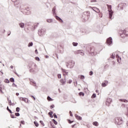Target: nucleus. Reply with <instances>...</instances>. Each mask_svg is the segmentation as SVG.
I'll list each match as a JSON object with an SVG mask.
<instances>
[{"mask_svg": "<svg viewBox=\"0 0 128 128\" xmlns=\"http://www.w3.org/2000/svg\"><path fill=\"white\" fill-rule=\"evenodd\" d=\"M78 78H80V80H84V76L80 75V76H78Z\"/></svg>", "mask_w": 128, "mask_h": 128, "instance_id": "23", "label": "nucleus"}, {"mask_svg": "<svg viewBox=\"0 0 128 128\" xmlns=\"http://www.w3.org/2000/svg\"><path fill=\"white\" fill-rule=\"evenodd\" d=\"M96 12H100V10L96 9Z\"/></svg>", "mask_w": 128, "mask_h": 128, "instance_id": "56", "label": "nucleus"}, {"mask_svg": "<svg viewBox=\"0 0 128 128\" xmlns=\"http://www.w3.org/2000/svg\"><path fill=\"white\" fill-rule=\"evenodd\" d=\"M76 118L78 120H82V117L78 116H76Z\"/></svg>", "mask_w": 128, "mask_h": 128, "instance_id": "19", "label": "nucleus"}, {"mask_svg": "<svg viewBox=\"0 0 128 128\" xmlns=\"http://www.w3.org/2000/svg\"><path fill=\"white\" fill-rule=\"evenodd\" d=\"M35 53L36 54H38V50H35Z\"/></svg>", "mask_w": 128, "mask_h": 128, "instance_id": "46", "label": "nucleus"}, {"mask_svg": "<svg viewBox=\"0 0 128 128\" xmlns=\"http://www.w3.org/2000/svg\"><path fill=\"white\" fill-rule=\"evenodd\" d=\"M58 78H62V74H58Z\"/></svg>", "mask_w": 128, "mask_h": 128, "instance_id": "36", "label": "nucleus"}, {"mask_svg": "<svg viewBox=\"0 0 128 128\" xmlns=\"http://www.w3.org/2000/svg\"><path fill=\"white\" fill-rule=\"evenodd\" d=\"M121 32H120L121 34H124L126 36H128V28H126L124 30H122Z\"/></svg>", "mask_w": 128, "mask_h": 128, "instance_id": "6", "label": "nucleus"}, {"mask_svg": "<svg viewBox=\"0 0 128 128\" xmlns=\"http://www.w3.org/2000/svg\"><path fill=\"white\" fill-rule=\"evenodd\" d=\"M112 102V99L110 98H108L106 101V104H110Z\"/></svg>", "mask_w": 128, "mask_h": 128, "instance_id": "12", "label": "nucleus"}, {"mask_svg": "<svg viewBox=\"0 0 128 128\" xmlns=\"http://www.w3.org/2000/svg\"><path fill=\"white\" fill-rule=\"evenodd\" d=\"M0 92H1V94H4V92H2V87L0 86Z\"/></svg>", "mask_w": 128, "mask_h": 128, "instance_id": "39", "label": "nucleus"}, {"mask_svg": "<svg viewBox=\"0 0 128 128\" xmlns=\"http://www.w3.org/2000/svg\"><path fill=\"white\" fill-rule=\"evenodd\" d=\"M127 126H128V122H126Z\"/></svg>", "mask_w": 128, "mask_h": 128, "instance_id": "62", "label": "nucleus"}, {"mask_svg": "<svg viewBox=\"0 0 128 128\" xmlns=\"http://www.w3.org/2000/svg\"><path fill=\"white\" fill-rule=\"evenodd\" d=\"M10 116L12 118H16V117L14 116V114H11Z\"/></svg>", "mask_w": 128, "mask_h": 128, "instance_id": "41", "label": "nucleus"}, {"mask_svg": "<svg viewBox=\"0 0 128 128\" xmlns=\"http://www.w3.org/2000/svg\"><path fill=\"white\" fill-rule=\"evenodd\" d=\"M47 100L49 102H52V98H50V97L49 96H48Z\"/></svg>", "mask_w": 128, "mask_h": 128, "instance_id": "21", "label": "nucleus"}, {"mask_svg": "<svg viewBox=\"0 0 128 128\" xmlns=\"http://www.w3.org/2000/svg\"><path fill=\"white\" fill-rule=\"evenodd\" d=\"M68 68H74V63H72V62H69L68 64H66Z\"/></svg>", "mask_w": 128, "mask_h": 128, "instance_id": "7", "label": "nucleus"}, {"mask_svg": "<svg viewBox=\"0 0 128 128\" xmlns=\"http://www.w3.org/2000/svg\"><path fill=\"white\" fill-rule=\"evenodd\" d=\"M15 116H20V113L18 112L15 113Z\"/></svg>", "mask_w": 128, "mask_h": 128, "instance_id": "38", "label": "nucleus"}, {"mask_svg": "<svg viewBox=\"0 0 128 128\" xmlns=\"http://www.w3.org/2000/svg\"><path fill=\"white\" fill-rule=\"evenodd\" d=\"M28 99H26V98H22L20 97V100H22V102H26V100H27Z\"/></svg>", "mask_w": 128, "mask_h": 128, "instance_id": "15", "label": "nucleus"}, {"mask_svg": "<svg viewBox=\"0 0 128 128\" xmlns=\"http://www.w3.org/2000/svg\"><path fill=\"white\" fill-rule=\"evenodd\" d=\"M35 60H38V62H40V58H38V56L36 57Z\"/></svg>", "mask_w": 128, "mask_h": 128, "instance_id": "32", "label": "nucleus"}, {"mask_svg": "<svg viewBox=\"0 0 128 128\" xmlns=\"http://www.w3.org/2000/svg\"><path fill=\"white\" fill-rule=\"evenodd\" d=\"M120 102H128V100L124 99H121L120 100Z\"/></svg>", "mask_w": 128, "mask_h": 128, "instance_id": "22", "label": "nucleus"}, {"mask_svg": "<svg viewBox=\"0 0 128 128\" xmlns=\"http://www.w3.org/2000/svg\"><path fill=\"white\" fill-rule=\"evenodd\" d=\"M56 18L60 22H62V20L60 17L56 16Z\"/></svg>", "mask_w": 128, "mask_h": 128, "instance_id": "14", "label": "nucleus"}, {"mask_svg": "<svg viewBox=\"0 0 128 128\" xmlns=\"http://www.w3.org/2000/svg\"><path fill=\"white\" fill-rule=\"evenodd\" d=\"M4 82L6 84H8L10 82V80L8 79H5L4 80Z\"/></svg>", "mask_w": 128, "mask_h": 128, "instance_id": "26", "label": "nucleus"}, {"mask_svg": "<svg viewBox=\"0 0 128 128\" xmlns=\"http://www.w3.org/2000/svg\"><path fill=\"white\" fill-rule=\"evenodd\" d=\"M31 98H33L34 100H36V98H34V96H31Z\"/></svg>", "mask_w": 128, "mask_h": 128, "instance_id": "47", "label": "nucleus"}, {"mask_svg": "<svg viewBox=\"0 0 128 128\" xmlns=\"http://www.w3.org/2000/svg\"><path fill=\"white\" fill-rule=\"evenodd\" d=\"M21 124H24V121L22 120V121H21Z\"/></svg>", "mask_w": 128, "mask_h": 128, "instance_id": "51", "label": "nucleus"}, {"mask_svg": "<svg viewBox=\"0 0 128 128\" xmlns=\"http://www.w3.org/2000/svg\"><path fill=\"white\" fill-rule=\"evenodd\" d=\"M52 120L54 124L56 125L58 124V122L56 120H54V119H53Z\"/></svg>", "mask_w": 128, "mask_h": 128, "instance_id": "28", "label": "nucleus"}, {"mask_svg": "<svg viewBox=\"0 0 128 128\" xmlns=\"http://www.w3.org/2000/svg\"><path fill=\"white\" fill-rule=\"evenodd\" d=\"M10 68H14V66H10Z\"/></svg>", "mask_w": 128, "mask_h": 128, "instance_id": "58", "label": "nucleus"}, {"mask_svg": "<svg viewBox=\"0 0 128 128\" xmlns=\"http://www.w3.org/2000/svg\"><path fill=\"white\" fill-rule=\"evenodd\" d=\"M122 122H124V121L122 120V118L117 117L115 118V124H116L120 126V124H122Z\"/></svg>", "mask_w": 128, "mask_h": 128, "instance_id": "2", "label": "nucleus"}, {"mask_svg": "<svg viewBox=\"0 0 128 128\" xmlns=\"http://www.w3.org/2000/svg\"><path fill=\"white\" fill-rule=\"evenodd\" d=\"M99 16H100V18H102V14L100 13V14H99Z\"/></svg>", "mask_w": 128, "mask_h": 128, "instance_id": "44", "label": "nucleus"}, {"mask_svg": "<svg viewBox=\"0 0 128 128\" xmlns=\"http://www.w3.org/2000/svg\"><path fill=\"white\" fill-rule=\"evenodd\" d=\"M94 72H92V71H90V72H89V74L90 76H92Z\"/></svg>", "mask_w": 128, "mask_h": 128, "instance_id": "40", "label": "nucleus"}, {"mask_svg": "<svg viewBox=\"0 0 128 128\" xmlns=\"http://www.w3.org/2000/svg\"><path fill=\"white\" fill-rule=\"evenodd\" d=\"M62 72H63V76H68V72H66V70H62Z\"/></svg>", "mask_w": 128, "mask_h": 128, "instance_id": "13", "label": "nucleus"}, {"mask_svg": "<svg viewBox=\"0 0 128 128\" xmlns=\"http://www.w3.org/2000/svg\"><path fill=\"white\" fill-rule=\"evenodd\" d=\"M19 26H20V28H24V23H20L19 24Z\"/></svg>", "mask_w": 128, "mask_h": 128, "instance_id": "17", "label": "nucleus"}, {"mask_svg": "<svg viewBox=\"0 0 128 128\" xmlns=\"http://www.w3.org/2000/svg\"><path fill=\"white\" fill-rule=\"evenodd\" d=\"M8 112H10V114H12V110H8Z\"/></svg>", "mask_w": 128, "mask_h": 128, "instance_id": "52", "label": "nucleus"}, {"mask_svg": "<svg viewBox=\"0 0 128 128\" xmlns=\"http://www.w3.org/2000/svg\"><path fill=\"white\" fill-rule=\"evenodd\" d=\"M66 79L62 78L60 80V82L62 84V85L64 84H66Z\"/></svg>", "mask_w": 128, "mask_h": 128, "instance_id": "11", "label": "nucleus"}, {"mask_svg": "<svg viewBox=\"0 0 128 128\" xmlns=\"http://www.w3.org/2000/svg\"><path fill=\"white\" fill-rule=\"evenodd\" d=\"M46 22H50H50H52V19H48V20H46Z\"/></svg>", "mask_w": 128, "mask_h": 128, "instance_id": "24", "label": "nucleus"}, {"mask_svg": "<svg viewBox=\"0 0 128 128\" xmlns=\"http://www.w3.org/2000/svg\"><path fill=\"white\" fill-rule=\"evenodd\" d=\"M32 42H30L29 44H28V46H32Z\"/></svg>", "mask_w": 128, "mask_h": 128, "instance_id": "35", "label": "nucleus"}, {"mask_svg": "<svg viewBox=\"0 0 128 128\" xmlns=\"http://www.w3.org/2000/svg\"><path fill=\"white\" fill-rule=\"evenodd\" d=\"M96 92H97V93L98 92V90H96Z\"/></svg>", "mask_w": 128, "mask_h": 128, "instance_id": "61", "label": "nucleus"}, {"mask_svg": "<svg viewBox=\"0 0 128 128\" xmlns=\"http://www.w3.org/2000/svg\"><path fill=\"white\" fill-rule=\"evenodd\" d=\"M54 118H58V116L56 114H54Z\"/></svg>", "mask_w": 128, "mask_h": 128, "instance_id": "43", "label": "nucleus"}, {"mask_svg": "<svg viewBox=\"0 0 128 128\" xmlns=\"http://www.w3.org/2000/svg\"><path fill=\"white\" fill-rule=\"evenodd\" d=\"M74 126H76V124H74V125H72V128H74Z\"/></svg>", "mask_w": 128, "mask_h": 128, "instance_id": "57", "label": "nucleus"}, {"mask_svg": "<svg viewBox=\"0 0 128 128\" xmlns=\"http://www.w3.org/2000/svg\"><path fill=\"white\" fill-rule=\"evenodd\" d=\"M108 81H104L103 83H102V86L103 88H104V86H108Z\"/></svg>", "mask_w": 128, "mask_h": 128, "instance_id": "10", "label": "nucleus"}, {"mask_svg": "<svg viewBox=\"0 0 128 128\" xmlns=\"http://www.w3.org/2000/svg\"><path fill=\"white\" fill-rule=\"evenodd\" d=\"M111 58H116V54L113 53L112 55L110 56Z\"/></svg>", "mask_w": 128, "mask_h": 128, "instance_id": "20", "label": "nucleus"}, {"mask_svg": "<svg viewBox=\"0 0 128 128\" xmlns=\"http://www.w3.org/2000/svg\"><path fill=\"white\" fill-rule=\"evenodd\" d=\"M72 45L74 46H78V43L74 42L72 43Z\"/></svg>", "mask_w": 128, "mask_h": 128, "instance_id": "33", "label": "nucleus"}, {"mask_svg": "<svg viewBox=\"0 0 128 128\" xmlns=\"http://www.w3.org/2000/svg\"><path fill=\"white\" fill-rule=\"evenodd\" d=\"M28 66L30 68V72H34V70L36 68V64L34 63H30Z\"/></svg>", "mask_w": 128, "mask_h": 128, "instance_id": "1", "label": "nucleus"}, {"mask_svg": "<svg viewBox=\"0 0 128 128\" xmlns=\"http://www.w3.org/2000/svg\"><path fill=\"white\" fill-rule=\"evenodd\" d=\"M80 54L81 56H84V52L82 50H78L76 52H74L75 54Z\"/></svg>", "mask_w": 128, "mask_h": 128, "instance_id": "4", "label": "nucleus"}, {"mask_svg": "<svg viewBox=\"0 0 128 128\" xmlns=\"http://www.w3.org/2000/svg\"><path fill=\"white\" fill-rule=\"evenodd\" d=\"M108 8V10L109 12V18H110L112 16V14H114V12L112 11V6L107 5Z\"/></svg>", "mask_w": 128, "mask_h": 128, "instance_id": "3", "label": "nucleus"}, {"mask_svg": "<svg viewBox=\"0 0 128 128\" xmlns=\"http://www.w3.org/2000/svg\"><path fill=\"white\" fill-rule=\"evenodd\" d=\"M92 124L94 126H98V122H93Z\"/></svg>", "mask_w": 128, "mask_h": 128, "instance_id": "16", "label": "nucleus"}, {"mask_svg": "<svg viewBox=\"0 0 128 128\" xmlns=\"http://www.w3.org/2000/svg\"><path fill=\"white\" fill-rule=\"evenodd\" d=\"M106 42L108 44H112V38H109L107 40H106Z\"/></svg>", "mask_w": 128, "mask_h": 128, "instance_id": "8", "label": "nucleus"}, {"mask_svg": "<svg viewBox=\"0 0 128 128\" xmlns=\"http://www.w3.org/2000/svg\"><path fill=\"white\" fill-rule=\"evenodd\" d=\"M6 110H10V108H8V106L7 107Z\"/></svg>", "mask_w": 128, "mask_h": 128, "instance_id": "60", "label": "nucleus"}, {"mask_svg": "<svg viewBox=\"0 0 128 128\" xmlns=\"http://www.w3.org/2000/svg\"><path fill=\"white\" fill-rule=\"evenodd\" d=\"M34 124H35L36 126V127L38 126H39L38 123V122H34Z\"/></svg>", "mask_w": 128, "mask_h": 128, "instance_id": "25", "label": "nucleus"}, {"mask_svg": "<svg viewBox=\"0 0 128 128\" xmlns=\"http://www.w3.org/2000/svg\"><path fill=\"white\" fill-rule=\"evenodd\" d=\"M54 108V104L51 105L50 106V108H51V110Z\"/></svg>", "mask_w": 128, "mask_h": 128, "instance_id": "42", "label": "nucleus"}, {"mask_svg": "<svg viewBox=\"0 0 128 128\" xmlns=\"http://www.w3.org/2000/svg\"><path fill=\"white\" fill-rule=\"evenodd\" d=\"M70 116H72V111H70Z\"/></svg>", "mask_w": 128, "mask_h": 128, "instance_id": "48", "label": "nucleus"}, {"mask_svg": "<svg viewBox=\"0 0 128 128\" xmlns=\"http://www.w3.org/2000/svg\"><path fill=\"white\" fill-rule=\"evenodd\" d=\"M16 96H20V94H18V93H16Z\"/></svg>", "mask_w": 128, "mask_h": 128, "instance_id": "59", "label": "nucleus"}, {"mask_svg": "<svg viewBox=\"0 0 128 128\" xmlns=\"http://www.w3.org/2000/svg\"><path fill=\"white\" fill-rule=\"evenodd\" d=\"M96 94H94L92 96V98H96Z\"/></svg>", "mask_w": 128, "mask_h": 128, "instance_id": "27", "label": "nucleus"}, {"mask_svg": "<svg viewBox=\"0 0 128 128\" xmlns=\"http://www.w3.org/2000/svg\"><path fill=\"white\" fill-rule=\"evenodd\" d=\"M96 2V0H92L91 2Z\"/></svg>", "mask_w": 128, "mask_h": 128, "instance_id": "49", "label": "nucleus"}, {"mask_svg": "<svg viewBox=\"0 0 128 128\" xmlns=\"http://www.w3.org/2000/svg\"><path fill=\"white\" fill-rule=\"evenodd\" d=\"M88 52L90 54H94V52H96V48L94 46L90 47L89 50H88Z\"/></svg>", "mask_w": 128, "mask_h": 128, "instance_id": "5", "label": "nucleus"}, {"mask_svg": "<svg viewBox=\"0 0 128 128\" xmlns=\"http://www.w3.org/2000/svg\"><path fill=\"white\" fill-rule=\"evenodd\" d=\"M20 108L18 107L16 108V112H20Z\"/></svg>", "mask_w": 128, "mask_h": 128, "instance_id": "34", "label": "nucleus"}, {"mask_svg": "<svg viewBox=\"0 0 128 128\" xmlns=\"http://www.w3.org/2000/svg\"><path fill=\"white\" fill-rule=\"evenodd\" d=\"M38 24H35L34 27V28H36V26H38Z\"/></svg>", "mask_w": 128, "mask_h": 128, "instance_id": "54", "label": "nucleus"}, {"mask_svg": "<svg viewBox=\"0 0 128 128\" xmlns=\"http://www.w3.org/2000/svg\"><path fill=\"white\" fill-rule=\"evenodd\" d=\"M40 122L42 126H44V122H42V120H40Z\"/></svg>", "mask_w": 128, "mask_h": 128, "instance_id": "31", "label": "nucleus"}, {"mask_svg": "<svg viewBox=\"0 0 128 128\" xmlns=\"http://www.w3.org/2000/svg\"><path fill=\"white\" fill-rule=\"evenodd\" d=\"M71 82H72V80H69L68 82V84H70Z\"/></svg>", "mask_w": 128, "mask_h": 128, "instance_id": "45", "label": "nucleus"}, {"mask_svg": "<svg viewBox=\"0 0 128 128\" xmlns=\"http://www.w3.org/2000/svg\"><path fill=\"white\" fill-rule=\"evenodd\" d=\"M52 114H54L52 112H48V115L50 116V118H54V116H52Z\"/></svg>", "mask_w": 128, "mask_h": 128, "instance_id": "18", "label": "nucleus"}, {"mask_svg": "<svg viewBox=\"0 0 128 128\" xmlns=\"http://www.w3.org/2000/svg\"><path fill=\"white\" fill-rule=\"evenodd\" d=\"M126 115L128 116V110H127V112H126Z\"/></svg>", "mask_w": 128, "mask_h": 128, "instance_id": "53", "label": "nucleus"}, {"mask_svg": "<svg viewBox=\"0 0 128 128\" xmlns=\"http://www.w3.org/2000/svg\"><path fill=\"white\" fill-rule=\"evenodd\" d=\"M68 124H72V122H74L70 121V120H68Z\"/></svg>", "mask_w": 128, "mask_h": 128, "instance_id": "50", "label": "nucleus"}, {"mask_svg": "<svg viewBox=\"0 0 128 128\" xmlns=\"http://www.w3.org/2000/svg\"><path fill=\"white\" fill-rule=\"evenodd\" d=\"M10 80L11 82H14V79L12 78H10Z\"/></svg>", "mask_w": 128, "mask_h": 128, "instance_id": "30", "label": "nucleus"}, {"mask_svg": "<svg viewBox=\"0 0 128 128\" xmlns=\"http://www.w3.org/2000/svg\"><path fill=\"white\" fill-rule=\"evenodd\" d=\"M79 96H84V93L83 92H80L79 93Z\"/></svg>", "mask_w": 128, "mask_h": 128, "instance_id": "29", "label": "nucleus"}, {"mask_svg": "<svg viewBox=\"0 0 128 128\" xmlns=\"http://www.w3.org/2000/svg\"><path fill=\"white\" fill-rule=\"evenodd\" d=\"M18 1V0H12V2H16Z\"/></svg>", "mask_w": 128, "mask_h": 128, "instance_id": "55", "label": "nucleus"}, {"mask_svg": "<svg viewBox=\"0 0 128 128\" xmlns=\"http://www.w3.org/2000/svg\"><path fill=\"white\" fill-rule=\"evenodd\" d=\"M8 102H9V105L12 106V100H9L8 98Z\"/></svg>", "mask_w": 128, "mask_h": 128, "instance_id": "37", "label": "nucleus"}, {"mask_svg": "<svg viewBox=\"0 0 128 128\" xmlns=\"http://www.w3.org/2000/svg\"><path fill=\"white\" fill-rule=\"evenodd\" d=\"M116 58H117L118 62L120 63V62H122V58L118 54H116Z\"/></svg>", "mask_w": 128, "mask_h": 128, "instance_id": "9", "label": "nucleus"}]
</instances>
